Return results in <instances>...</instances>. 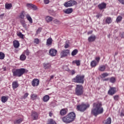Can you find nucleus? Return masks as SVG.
<instances>
[{
  "label": "nucleus",
  "instance_id": "nucleus-1",
  "mask_svg": "<svg viewBox=\"0 0 124 124\" xmlns=\"http://www.w3.org/2000/svg\"><path fill=\"white\" fill-rule=\"evenodd\" d=\"M104 111L102 108V104L101 102H96L93 104V108L91 110V114L95 117H97L98 115L102 114Z\"/></svg>",
  "mask_w": 124,
  "mask_h": 124
},
{
  "label": "nucleus",
  "instance_id": "nucleus-2",
  "mask_svg": "<svg viewBox=\"0 0 124 124\" xmlns=\"http://www.w3.org/2000/svg\"><path fill=\"white\" fill-rule=\"evenodd\" d=\"M75 118H76L75 113L71 112L69 113L67 115L63 117L62 120L65 124H70L75 120Z\"/></svg>",
  "mask_w": 124,
  "mask_h": 124
},
{
  "label": "nucleus",
  "instance_id": "nucleus-3",
  "mask_svg": "<svg viewBox=\"0 0 124 124\" xmlns=\"http://www.w3.org/2000/svg\"><path fill=\"white\" fill-rule=\"evenodd\" d=\"M14 76H17V77H21L25 72H26V69L21 68L13 70L12 71Z\"/></svg>",
  "mask_w": 124,
  "mask_h": 124
},
{
  "label": "nucleus",
  "instance_id": "nucleus-4",
  "mask_svg": "<svg viewBox=\"0 0 124 124\" xmlns=\"http://www.w3.org/2000/svg\"><path fill=\"white\" fill-rule=\"evenodd\" d=\"M75 93L77 95L80 96L84 93V87L80 84H77L75 89Z\"/></svg>",
  "mask_w": 124,
  "mask_h": 124
},
{
  "label": "nucleus",
  "instance_id": "nucleus-5",
  "mask_svg": "<svg viewBox=\"0 0 124 124\" xmlns=\"http://www.w3.org/2000/svg\"><path fill=\"white\" fill-rule=\"evenodd\" d=\"M84 79H85L84 75H78L73 78V81L75 83L78 84H84Z\"/></svg>",
  "mask_w": 124,
  "mask_h": 124
},
{
  "label": "nucleus",
  "instance_id": "nucleus-6",
  "mask_svg": "<svg viewBox=\"0 0 124 124\" xmlns=\"http://www.w3.org/2000/svg\"><path fill=\"white\" fill-rule=\"evenodd\" d=\"M90 107V105H86L84 104H82L80 105L77 106V109L78 110L80 111V112H84L87 109V108Z\"/></svg>",
  "mask_w": 124,
  "mask_h": 124
},
{
  "label": "nucleus",
  "instance_id": "nucleus-7",
  "mask_svg": "<svg viewBox=\"0 0 124 124\" xmlns=\"http://www.w3.org/2000/svg\"><path fill=\"white\" fill-rule=\"evenodd\" d=\"M75 4H77V2L75 0H70L68 2H66L63 4L65 7H70L71 6H73Z\"/></svg>",
  "mask_w": 124,
  "mask_h": 124
},
{
  "label": "nucleus",
  "instance_id": "nucleus-8",
  "mask_svg": "<svg viewBox=\"0 0 124 124\" xmlns=\"http://www.w3.org/2000/svg\"><path fill=\"white\" fill-rule=\"evenodd\" d=\"M70 51L68 49H65L61 51L60 55L61 56V58H63L64 57L67 56L68 54H69Z\"/></svg>",
  "mask_w": 124,
  "mask_h": 124
},
{
  "label": "nucleus",
  "instance_id": "nucleus-9",
  "mask_svg": "<svg viewBox=\"0 0 124 124\" xmlns=\"http://www.w3.org/2000/svg\"><path fill=\"white\" fill-rule=\"evenodd\" d=\"M57 50L53 48H51L49 51V54L50 56H51V57H55V56L57 55Z\"/></svg>",
  "mask_w": 124,
  "mask_h": 124
},
{
  "label": "nucleus",
  "instance_id": "nucleus-10",
  "mask_svg": "<svg viewBox=\"0 0 124 124\" xmlns=\"http://www.w3.org/2000/svg\"><path fill=\"white\" fill-rule=\"evenodd\" d=\"M115 93H116V88L115 87L111 88L108 91V93L110 95H113V94H115Z\"/></svg>",
  "mask_w": 124,
  "mask_h": 124
},
{
  "label": "nucleus",
  "instance_id": "nucleus-11",
  "mask_svg": "<svg viewBox=\"0 0 124 124\" xmlns=\"http://www.w3.org/2000/svg\"><path fill=\"white\" fill-rule=\"evenodd\" d=\"M32 86L33 87H35L39 85V80L38 79H34L31 82Z\"/></svg>",
  "mask_w": 124,
  "mask_h": 124
},
{
  "label": "nucleus",
  "instance_id": "nucleus-12",
  "mask_svg": "<svg viewBox=\"0 0 124 124\" xmlns=\"http://www.w3.org/2000/svg\"><path fill=\"white\" fill-rule=\"evenodd\" d=\"M27 6L29 8H31V9H33V10H37V7L36 5H33L31 3L27 4Z\"/></svg>",
  "mask_w": 124,
  "mask_h": 124
},
{
  "label": "nucleus",
  "instance_id": "nucleus-13",
  "mask_svg": "<svg viewBox=\"0 0 124 124\" xmlns=\"http://www.w3.org/2000/svg\"><path fill=\"white\" fill-rule=\"evenodd\" d=\"M31 117L32 118L33 120H37V119H38V114L35 111H32Z\"/></svg>",
  "mask_w": 124,
  "mask_h": 124
},
{
  "label": "nucleus",
  "instance_id": "nucleus-14",
  "mask_svg": "<svg viewBox=\"0 0 124 124\" xmlns=\"http://www.w3.org/2000/svg\"><path fill=\"white\" fill-rule=\"evenodd\" d=\"M96 37L94 35H92L88 38L89 42H93L95 40Z\"/></svg>",
  "mask_w": 124,
  "mask_h": 124
},
{
  "label": "nucleus",
  "instance_id": "nucleus-15",
  "mask_svg": "<svg viewBox=\"0 0 124 124\" xmlns=\"http://www.w3.org/2000/svg\"><path fill=\"white\" fill-rule=\"evenodd\" d=\"M53 17L50 16H46L45 17V20L46 23H50V22H52L53 21Z\"/></svg>",
  "mask_w": 124,
  "mask_h": 124
},
{
  "label": "nucleus",
  "instance_id": "nucleus-16",
  "mask_svg": "<svg viewBox=\"0 0 124 124\" xmlns=\"http://www.w3.org/2000/svg\"><path fill=\"white\" fill-rule=\"evenodd\" d=\"M106 69V67L104 65H101L99 66L98 68V70L102 72H103L104 71H105Z\"/></svg>",
  "mask_w": 124,
  "mask_h": 124
},
{
  "label": "nucleus",
  "instance_id": "nucleus-17",
  "mask_svg": "<svg viewBox=\"0 0 124 124\" xmlns=\"http://www.w3.org/2000/svg\"><path fill=\"white\" fill-rule=\"evenodd\" d=\"M44 68L45 69H49L51 67V63H44L43 64Z\"/></svg>",
  "mask_w": 124,
  "mask_h": 124
},
{
  "label": "nucleus",
  "instance_id": "nucleus-18",
  "mask_svg": "<svg viewBox=\"0 0 124 124\" xmlns=\"http://www.w3.org/2000/svg\"><path fill=\"white\" fill-rule=\"evenodd\" d=\"M13 88L14 90L15 89H17L19 86V84H18V82L17 81H14L12 83Z\"/></svg>",
  "mask_w": 124,
  "mask_h": 124
},
{
  "label": "nucleus",
  "instance_id": "nucleus-19",
  "mask_svg": "<svg viewBox=\"0 0 124 124\" xmlns=\"http://www.w3.org/2000/svg\"><path fill=\"white\" fill-rule=\"evenodd\" d=\"M64 12L65 13V14H70L73 12V10L72 8H68L65 10Z\"/></svg>",
  "mask_w": 124,
  "mask_h": 124
},
{
  "label": "nucleus",
  "instance_id": "nucleus-20",
  "mask_svg": "<svg viewBox=\"0 0 124 124\" xmlns=\"http://www.w3.org/2000/svg\"><path fill=\"white\" fill-rule=\"evenodd\" d=\"M52 42H53V40L51 38H49L46 40V45L47 46H50V45H52Z\"/></svg>",
  "mask_w": 124,
  "mask_h": 124
},
{
  "label": "nucleus",
  "instance_id": "nucleus-21",
  "mask_svg": "<svg viewBox=\"0 0 124 124\" xmlns=\"http://www.w3.org/2000/svg\"><path fill=\"white\" fill-rule=\"evenodd\" d=\"M67 113V109L63 108L60 111L61 116H64Z\"/></svg>",
  "mask_w": 124,
  "mask_h": 124
},
{
  "label": "nucleus",
  "instance_id": "nucleus-22",
  "mask_svg": "<svg viewBox=\"0 0 124 124\" xmlns=\"http://www.w3.org/2000/svg\"><path fill=\"white\" fill-rule=\"evenodd\" d=\"M14 44V47L15 48H18L19 47V46H20V43H19V41H14L13 42Z\"/></svg>",
  "mask_w": 124,
  "mask_h": 124
},
{
  "label": "nucleus",
  "instance_id": "nucleus-23",
  "mask_svg": "<svg viewBox=\"0 0 124 124\" xmlns=\"http://www.w3.org/2000/svg\"><path fill=\"white\" fill-rule=\"evenodd\" d=\"M98 7L99 8V9H104V8H105V7H106V3H102L101 4H100L98 5Z\"/></svg>",
  "mask_w": 124,
  "mask_h": 124
},
{
  "label": "nucleus",
  "instance_id": "nucleus-24",
  "mask_svg": "<svg viewBox=\"0 0 124 124\" xmlns=\"http://www.w3.org/2000/svg\"><path fill=\"white\" fill-rule=\"evenodd\" d=\"M97 64H98V62L94 60L92 61L91 62V66H92V67H95V66L97 65Z\"/></svg>",
  "mask_w": 124,
  "mask_h": 124
},
{
  "label": "nucleus",
  "instance_id": "nucleus-25",
  "mask_svg": "<svg viewBox=\"0 0 124 124\" xmlns=\"http://www.w3.org/2000/svg\"><path fill=\"white\" fill-rule=\"evenodd\" d=\"M111 122H112V120L111 119V118L109 117L106 120V121H105L103 122V124H111Z\"/></svg>",
  "mask_w": 124,
  "mask_h": 124
},
{
  "label": "nucleus",
  "instance_id": "nucleus-26",
  "mask_svg": "<svg viewBox=\"0 0 124 124\" xmlns=\"http://www.w3.org/2000/svg\"><path fill=\"white\" fill-rule=\"evenodd\" d=\"M49 99H50V97L48 95H46L43 97L44 102H47Z\"/></svg>",
  "mask_w": 124,
  "mask_h": 124
},
{
  "label": "nucleus",
  "instance_id": "nucleus-27",
  "mask_svg": "<svg viewBox=\"0 0 124 124\" xmlns=\"http://www.w3.org/2000/svg\"><path fill=\"white\" fill-rule=\"evenodd\" d=\"M31 99L32 100H35L37 98V95L36 94L32 93L31 95Z\"/></svg>",
  "mask_w": 124,
  "mask_h": 124
},
{
  "label": "nucleus",
  "instance_id": "nucleus-28",
  "mask_svg": "<svg viewBox=\"0 0 124 124\" xmlns=\"http://www.w3.org/2000/svg\"><path fill=\"white\" fill-rule=\"evenodd\" d=\"M26 18L31 24H32V19L31 18V16H30V15H27L26 16Z\"/></svg>",
  "mask_w": 124,
  "mask_h": 124
},
{
  "label": "nucleus",
  "instance_id": "nucleus-29",
  "mask_svg": "<svg viewBox=\"0 0 124 124\" xmlns=\"http://www.w3.org/2000/svg\"><path fill=\"white\" fill-rule=\"evenodd\" d=\"M26 58V55L24 53H22L20 56V61H25Z\"/></svg>",
  "mask_w": 124,
  "mask_h": 124
},
{
  "label": "nucleus",
  "instance_id": "nucleus-30",
  "mask_svg": "<svg viewBox=\"0 0 124 124\" xmlns=\"http://www.w3.org/2000/svg\"><path fill=\"white\" fill-rule=\"evenodd\" d=\"M106 22L107 24H111V23H112V19H111V17H107L106 19Z\"/></svg>",
  "mask_w": 124,
  "mask_h": 124
},
{
  "label": "nucleus",
  "instance_id": "nucleus-31",
  "mask_svg": "<svg viewBox=\"0 0 124 124\" xmlns=\"http://www.w3.org/2000/svg\"><path fill=\"white\" fill-rule=\"evenodd\" d=\"M23 121V119L22 118H20L19 119H17L14 121V124H21Z\"/></svg>",
  "mask_w": 124,
  "mask_h": 124
},
{
  "label": "nucleus",
  "instance_id": "nucleus-32",
  "mask_svg": "<svg viewBox=\"0 0 124 124\" xmlns=\"http://www.w3.org/2000/svg\"><path fill=\"white\" fill-rule=\"evenodd\" d=\"M12 7V4L10 3V4H5V8L6 9H10Z\"/></svg>",
  "mask_w": 124,
  "mask_h": 124
},
{
  "label": "nucleus",
  "instance_id": "nucleus-33",
  "mask_svg": "<svg viewBox=\"0 0 124 124\" xmlns=\"http://www.w3.org/2000/svg\"><path fill=\"white\" fill-rule=\"evenodd\" d=\"M107 76H109V74L107 73H104L101 74V78H105V77H107Z\"/></svg>",
  "mask_w": 124,
  "mask_h": 124
},
{
  "label": "nucleus",
  "instance_id": "nucleus-34",
  "mask_svg": "<svg viewBox=\"0 0 124 124\" xmlns=\"http://www.w3.org/2000/svg\"><path fill=\"white\" fill-rule=\"evenodd\" d=\"M5 55L3 52H0V60H4Z\"/></svg>",
  "mask_w": 124,
  "mask_h": 124
},
{
  "label": "nucleus",
  "instance_id": "nucleus-35",
  "mask_svg": "<svg viewBox=\"0 0 124 124\" xmlns=\"http://www.w3.org/2000/svg\"><path fill=\"white\" fill-rule=\"evenodd\" d=\"M78 53V50L75 49L72 52L71 55L72 56H76V55H77Z\"/></svg>",
  "mask_w": 124,
  "mask_h": 124
},
{
  "label": "nucleus",
  "instance_id": "nucleus-36",
  "mask_svg": "<svg viewBox=\"0 0 124 124\" xmlns=\"http://www.w3.org/2000/svg\"><path fill=\"white\" fill-rule=\"evenodd\" d=\"M1 101L3 103H5L7 101V97L5 96H2L1 98Z\"/></svg>",
  "mask_w": 124,
  "mask_h": 124
},
{
  "label": "nucleus",
  "instance_id": "nucleus-37",
  "mask_svg": "<svg viewBox=\"0 0 124 124\" xmlns=\"http://www.w3.org/2000/svg\"><path fill=\"white\" fill-rule=\"evenodd\" d=\"M48 124H57L53 119H49L48 121Z\"/></svg>",
  "mask_w": 124,
  "mask_h": 124
},
{
  "label": "nucleus",
  "instance_id": "nucleus-38",
  "mask_svg": "<svg viewBox=\"0 0 124 124\" xmlns=\"http://www.w3.org/2000/svg\"><path fill=\"white\" fill-rule=\"evenodd\" d=\"M24 13H25V12L23 11L19 15V18H20V19H24V17H25V15H24Z\"/></svg>",
  "mask_w": 124,
  "mask_h": 124
},
{
  "label": "nucleus",
  "instance_id": "nucleus-39",
  "mask_svg": "<svg viewBox=\"0 0 124 124\" xmlns=\"http://www.w3.org/2000/svg\"><path fill=\"white\" fill-rule=\"evenodd\" d=\"M73 63H76L77 65L78 66H79L80 65V61L79 60H75L73 61Z\"/></svg>",
  "mask_w": 124,
  "mask_h": 124
},
{
  "label": "nucleus",
  "instance_id": "nucleus-40",
  "mask_svg": "<svg viewBox=\"0 0 124 124\" xmlns=\"http://www.w3.org/2000/svg\"><path fill=\"white\" fill-rule=\"evenodd\" d=\"M109 81L110 83H115V82H116V78L114 77H111L109 78Z\"/></svg>",
  "mask_w": 124,
  "mask_h": 124
},
{
  "label": "nucleus",
  "instance_id": "nucleus-41",
  "mask_svg": "<svg viewBox=\"0 0 124 124\" xmlns=\"http://www.w3.org/2000/svg\"><path fill=\"white\" fill-rule=\"evenodd\" d=\"M53 23L56 24V25H61V22L58 19H55L54 20H53Z\"/></svg>",
  "mask_w": 124,
  "mask_h": 124
},
{
  "label": "nucleus",
  "instance_id": "nucleus-42",
  "mask_svg": "<svg viewBox=\"0 0 124 124\" xmlns=\"http://www.w3.org/2000/svg\"><path fill=\"white\" fill-rule=\"evenodd\" d=\"M122 19H123V17H122V16H119L116 19V21L117 23H119V22H121Z\"/></svg>",
  "mask_w": 124,
  "mask_h": 124
},
{
  "label": "nucleus",
  "instance_id": "nucleus-43",
  "mask_svg": "<svg viewBox=\"0 0 124 124\" xmlns=\"http://www.w3.org/2000/svg\"><path fill=\"white\" fill-rule=\"evenodd\" d=\"M24 55L25 54H26V55H27V56H29V55H30V51H29V49H26V50H25L23 53Z\"/></svg>",
  "mask_w": 124,
  "mask_h": 124
},
{
  "label": "nucleus",
  "instance_id": "nucleus-44",
  "mask_svg": "<svg viewBox=\"0 0 124 124\" xmlns=\"http://www.w3.org/2000/svg\"><path fill=\"white\" fill-rule=\"evenodd\" d=\"M28 96H29V93H25L24 96L22 97V98L23 99H26V98H27V97H28Z\"/></svg>",
  "mask_w": 124,
  "mask_h": 124
},
{
  "label": "nucleus",
  "instance_id": "nucleus-45",
  "mask_svg": "<svg viewBox=\"0 0 124 124\" xmlns=\"http://www.w3.org/2000/svg\"><path fill=\"white\" fill-rule=\"evenodd\" d=\"M18 36L20 37L21 38H24V35L22 34V32H19L17 34Z\"/></svg>",
  "mask_w": 124,
  "mask_h": 124
},
{
  "label": "nucleus",
  "instance_id": "nucleus-46",
  "mask_svg": "<svg viewBox=\"0 0 124 124\" xmlns=\"http://www.w3.org/2000/svg\"><path fill=\"white\" fill-rule=\"evenodd\" d=\"M21 25L23 26V28L27 29V24H26L24 21L21 22Z\"/></svg>",
  "mask_w": 124,
  "mask_h": 124
},
{
  "label": "nucleus",
  "instance_id": "nucleus-47",
  "mask_svg": "<svg viewBox=\"0 0 124 124\" xmlns=\"http://www.w3.org/2000/svg\"><path fill=\"white\" fill-rule=\"evenodd\" d=\"M41 30L42 29L39 28L37 29V30L36 31V34H38V33H40V32H41Z\"/></svg>",
  "mask_w": 124,
  "mask_h": 124
},
{
  "label": "nucleus",
  "instance_id": "nucleus-48",
  "mask_svg": "<svg viewBox=\"0 0 124 124\" xmlns=\"http://www.w3.org/2000/svg\"><path fill=\"white\" fill-rule=\"evenodd\" d=\"M34 43L36 44H38L39 43V39H35L34 41Z\"/></svg>",
  "mask_w": 124,
  "mask_h": 124
},
{
  "label": "nucleus",
  "instance_id": "nucleus-49",
  "mask_svg": "<svg viewBox=\"0 0 124 124\" xmlns=\"http://www.w3.org/2000/svg\"><path fill=\"white\" fill-rule=\"evenodd\" d=\"M113 98H114V100H116V101L119 100V95H115L113 97Z\"/></svg>",
  "mask_w": 124,
  "mask_h": 124
},
{
  "label": "nucleus",
  "instance_id": "nucleus-50",
  "mask_svg": "<svg viewBox=\"0 0 124 124\" xmlns=\"http://www.w3.org/2000/svg\"><path fill=\"white\" fill-rule=\"evenodd\" d=\"M45 4H48L49 2H50V1L49 0H44Z\"/></svg>",
  "mask_w": 124,
  "mask_h": 124
},
{
  "label": "nucleus",
  "instance_id": "nucleus-51",
  "mask_svg": "<svg viewBox=\"0 0 124 124\" xmlns=\"http://www.w3.org/2000/svg\"><path fill=\"white\" fill-rule=\"evenodd\" d=\"M96 18H100V17H102V14H98L96 16Z\"/></svg>",
  "mask_w": 124,
  "mask_h": 124
},
{
  "label": "nucleus",
  "instance_id": "nucleus-52",
  "mask_svg": "<svg viewBox=\"0 0 124 124\" xmlns=\"http://www.w3.org/2000/svg\"><path fill=\"white\" fill-rule=\"evenodd\" d=\"M95 60L96 61V62H98H98H99V61H100V57H96Z\"/></svg>",
  "mask_w": 124,
  "mask_h": 124
},
{
  "label": "nucleus",
  "instance_id": "nucleus-53",
  "mask_svg": "<svg viewBox=\"0 0 124 124\" xmlns=\"http://www.w3.org/2000/svg\"><path fill=\"white\" fill-rule=\"evenodd\" d=\"M69 47V45H68V44H66L64 46V48L67 49V48H68Z\"/></svg>",
  "mask_w": 124,
  "mask_h": 124
},
{
  "label": "nucleus",
  "instance_id": "nucleus-54",
  "mask_svg": "<svg viewBox=\"0 0 124 124\" xmlns=\"http://www.w3.org/2000/svg\"><path fill=\"white\" fill-rule=\"evenodd\" d=\"M118 1H119V2H120V3L124 5V0H118Z\"/></svg>",
  "mask_w": 124,
  "mask_h": 124
},
{
  "label": "nucleus",
  "instance_id": "nucleus-55",
  "mask_svg": "<svg viewBox=\"0 0 124 124\" xmlns=\"http://www.w3.org/2000/svg\"><path fill=\"white\" fill-rule=\"evenodd\" d=\"M120 116L121 117H124V112H121Z\"/></svg>",
  "mask_w": 124,
  "mask_h": 124
},
{
  "label": "nucleus",
  "instance_id": "nucleus-56",
  "mask_svg": "<svg viewBox=\"0 0 124 124\" xmlns=\"http://www.w3.org/2000/svg\"><path fill=\"white\" fill-rule=\"evenodd\" d=\"M110 80V78H107L106 79H103V81H109Z\"/></svg>",
  "mask_w": 124,
  "mask_h": 124
},
{
  "label": "nucleus",
  "instance_id": "nucleus-57",
  "mask_svg": "<svg viewBox=\"0 0 124 124\" xmlns=\"http://www.w3.org/2000/svg\"><path fill=\"white\" fill-rule=\"evenodd\" d=\"M49 117H52V116H53V113H52V112H50L49 113Z\"/></svg>",
  "mask_w": 124,
  "mask_h": 124
},
{
  "label": "nucleus",
  "instance_id": "nucleus-58",
  "mask_svg": "<svg viewBox=\"0 0 124 124\" xmlns=\"http://www.w3.org/2000/svg\"><path fill=\"white\" fill-rule=\"evenodd\" d=\"M71 74H72V75L75 74V71H74V70H72L71 71Z\"/></svg>",
  "mask_w": 124,
  "mask_h": 124
},
{
  "label": "nucleus",
  "instance_id": "nucleus-59",
  "mask_svg": "<svg viewBox=\"0 0 124 124\" xmlns=\"http://www.w3.org/2000/svg\"><path fill=\"white\" fill-rule=\"evenodd\" d=\"M54 78V76H51V77H50V79H49V81L50 80H52V79H53Z\"/></svg>",
  "mask_w": 124,
  "mask_h": 124
},
{
  "label": "nucleus",
  "instance_id": "nucleus-60",
  "mask_svg": "<svg viewBox=\"0 0 124 124\" xmlns=\"http://www.w3.org/2000/svg\"><path fill=\"white\" fill-rule=\"evenodd\" d=\"M121 35H122V37L123 38H124V33H123Z\"/></svg>",
  "mask_w": 124,
  "mask_h": 124
},
{
  "label": "nucleus",
  "instance_id": "nucleus-61",
  "mask_svg": "<svg viewBox=\"0 0 124 124\" xmlns=\"http://www.w3.org/2000/svg\"><path fill=\"white\" fill-rule=\"evenodd\" d=\"M117 55H118V52H116L115 53L114 56H117Z\"/></svg>",
  "mask_w": 124,
  "mask_h": 124
},
{
  "label": "nucleus",
  "instance_id": "nucleus-62",
  "mask_svg": "<svg viewBox=\"0 0 124 124\" xmlns=\"http://www.w3.org/2000/svg\"><path fill=\"white\" fill-rule=\"evenodd\" d=\"M91 32H88V34H91Z\"/></svg>",
  "mask_w": 124,
  "mask_h": 124
},
{
  "label": "nucleus",
  "instance_id": "nucleus-63",
  "mask_svg": "<svg viewBox=\"0 0 124 124\" xmlns=\"http://www.w3.org/2000/svg\"><path fill=\"white\" fill-rule=\"evenodd\" d=\"M1 16H3V14L1 15H0V17H1Z\"/></svg>",
  "mask_w": 124,
  "mask_h": 124
}]
</instances>
